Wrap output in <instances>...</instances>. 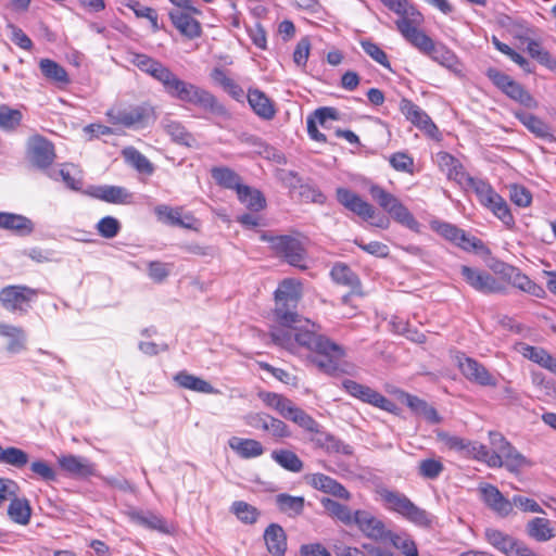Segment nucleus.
Returning a JSON list of instances; mask_svg holds the SVG:
<instances>
[{
  "label": "nucleus",
  "instance_id": "f257e3e1",
  "mask_svg": "<svg viewBox=\"0 0 556 556\" xmlns=\"http://www.w3.org/2000/svg\"><path fill=\"white\" fill-rule=\"evenodd\" d=\"M132 64L160 83L173 99L202 109L220 117H228V110L208 90L179 78L168 66L147 54H135Z\"/></svg>",
  "mask_w": 556,
  "mask_h": 556
},
{
  "label": "nucleus",
  "instance_id": "f03ea898",
  "mask_svg": "<svg viewBox=\"0 0 556 556\" xmlns=\"http://www.w3.org/2000/svg\"><path fill=\"white\" fill-rule=\"evenodd\" d=\"M316 328L315 324L273 328L270 338L276 345L291 353L295 354L304 350L324 357L315 361L316 366L327 375H336L339 370V361L345 356V351Z\"/></svg>",
  "mask_w": 556,
  "mask_h": 556
},
{
  "label": "nucleus",
  "instance_id": "7ed1b4c3",
  "mask_svg": "<svg viewBox=\"0 0 556 556\" xmlns=\"http://www.w3.org/2000/svg\"><path fill=\"white\" fill-rule=\"evenodd\" d=\"M389 10L400 16L395 22L401 35L416 49L428 54L435 42L418 28L424 22V15L408 0H380Z\"/></svg>",
  "mask_w": 556,
  "mask_h": 556
},
{
  "label": "nucleus",
  "instance_id": "20e7f679",
  "mask_svg": "<svg viewBox=\"0 0 556 556\" xmlns=\"http://www.w3.org/2000/svg\"><path fill=\"white\" fill-rule=\"evenodd\" d=\"M110 123L126 128L142 129L154 123V108L149 103L112 108L106 112Z\"/></svg>",
  "mask_w": 556,
  "mask_h": 556
},
{
  "label": "nucleus",
  "instance_id": "39448f33",
  "mask_svg": "<svg viewBox=\"0 0 556 556\" xmlns=\"http://www.w3.org/2000/svg\"><path fill=\"white\" fill-rule=\"evenodd\" d=\"M381 497L390 510L397 513L409 522L421 528L431 527L433 516L427 510L415 505L405 494L396 491L383 490L381 492Z\"/></svg>",
  "mask_w": 556,
  "mask_h": 556
},
{
  "label": "nucleus",
  "instance_id": "423d86ee",
  "mask_svg": "<svg viewBox=\"0 0 556 556\" xmlns=\"http://www.w3.org/2000/svg\"><path fill=\"white\" fill-rule=\"evenodd\" d=\"M371 198L386 211L391 217L408 229L418 232L420 224L408 211V208L392 193L388 192L378 185L369 189Z\"/></svg>",
  "mask_w": 556,
  "mask_h": 556
},
{
  "label": "nucleus",
  "instance_id": "0eeeda50",
  "mask_svg": "<svg viewBox=\"0 0 556 556\" xmlns=\"http://www.w3.org/2000/svg\"><path fill=\"white\" fill-rule=\"evenodd\" d=\"M485 75L504 94L520 105L529 110H536L539 108V102L534 97L509 75L494 67L488 68Z\"/></svg>",
  "mask_w": 556,
  "mask_h": 556
},
{
  "label": "nucleus",
  "instance_id": "6e6552de",
  "mask_svg": "<svg viewBox=\"0 0 556 556\" xmlns=\"http://www.w3.org/2000/svg\"><path fill=\"white\" fill-rule=\"evenodd\" d=\"M261 239L269 242L271 250L291 266L305 268V265L302 264L305 258V249L299 238L288 235L270 236L263 233Z\"/></svg>",
  "mask_w": 556,
  "mask_h": 556
},
{
  "label": "nucleus",
  "instance_id": "1a4fd4ad",
  "mask_svg": "<svg viewBox=\"0 0 556 556\" xmlns=\"http://www.w3.org/2000/svg\"><path fill=\"white\" fill-rule=\"evenodd\" d=\"M489 438L491 446L495 448V453L502 460V467L516 472L522 467L532 466V463L519 453L502 433L490 431Z\"/></svg>",
  "mask_w": 556,
  "mask_h": 556
},
{
  "label": "nucleus",
  "instance_id": "9d476101",
  "mask_svg": "<svg viewBox=\"0 0 556 556\" xmlns=\"http://www.w3.org/2000/svg\"><path fill=\"white\" fill-rule=\"evenodd\" d=\"M37 293L26 286H8L0 291V303L10 312H26Z\"/></svg>",
  "mask_w": 556,
  "mask_h": 556
},
{
  "label": "nucleus",
  "instance_id": "9b49d317",
  "mask_svg": "<svg viewBox=\"0 0 556 556\" xmlns=\"http://www.w3.org/2000/svg\"><path fill=\"white\" fill-rule=\"evenodd\" d=\"M342 386L350 395L361 400L364 403L370 404L387 412H393L395 408V404L391 400L387 399L384 395L375 391L368 386L361 384L351 379H345L342 382Z\"/></svg>",
  "mask_w": 556,
  "mask_h": 556
},
{
  "label": "nucleus",
  "instance_id": "f8f14e48",
  "mask_svg": "<svg viewBox=\"0 0 556 556\" xmlns=\"http://www.w3.org/2000/svg\"><path fill=\"white\" fill-rule=\"evenodd\" d=\"M460 274L466 282L478 292L490 294L500 293L504 290L502 283L485 270L462 265Z\"/></svg>",
  "mask_w": 556,
  "mask_h": 556
},
{
  "label": "nucleus",
  "instance_id": "ddd939ff",
  "mask_svg": "<svg viewBox=\"0 0 556 556\" xmlns=\"http://www.w3.org/2000/svg\"><path fill=\"white\" fill-rule=\"evenodd\" d=\"M359 531L368 539L383 542L391 535L384 522L367 510L354 511V522Z\"/></svg>",
  "mask_w": 556,
  "mask_h": 556
},
{
  "label": "nucleus",
  "instance_id": "4468645a",
  "mask_svg": "<svg viewBox=\"0 0 556 556\" xmlns=\"http://www.w3.org/2000/svg\"><path fill=\"white\" fill-rule=\"evenodd\" d=\"M456 359L459 370L469 381L484 387L496 386V378L476 359L468 357L465 354L457 355Z\"/></svg>",
  "mask_w": 556,
  "mask_h": 556
},
{
  "label": "nucleus",
  "instance_id": "2eb2a0df",
  "mask_svg": "<svg viewBox=\"0 0 556 556\" xmlns=\"http://www.w3.org/2000/svg\"><path fill=\"white\" fill-rule=\"evenodd\" d=\"M27 154L30 163L40 169H47L55 157L53 144L40 136L29 139Z\"/></svg>",
  "mask_w": 556,
  "mask_h": 556
},
{
  "label": "nucleus",
  "instance_id": "dca6fc26",
  "mask_svg": "<svg viewBox=\"0 0 556 556\" xmlns=\"http://www.w3.org/2000/svg\"><path fill=\"white\" fill-rule=\"evenodd\" d=\"M478 492L485 506L500 517H507L513 513V503L495 485L481 483L478 486Z\"/></svg>",
  "mask_w": 556,
  "mask_h": 556
},
{
  "label": "nucleus",
  "instance_id": "f3484780",
  "mask_svg": "<svg viewBox=\"0 0 556 556\" xmlns=\"http://www.w3.org/2000/svg\"><path fill=\"white\" fill-rule=\"evenodd\" d=\"M401 113L416 127L425 131L431 138L438 135V127L430 116L408 99H402L400 102Z\"/></svg>",
  "mask_w": 556,
  "mask_h": 556
},
{
  "label": "nucleus",
  "instance_id": "a211bd4d",
  "mask_svg": "<svg viewBox=\"0 0 556 556\" xmlns=\"http://www.w3.org/2000/svg\"><path fill=\"white\" fill-rule=\"evenodd\" d=\"M338 202L346 210L353 212L363 219H370L375 216V208L364 201L357 193L348 188L340 187L336 190Z\"/></svg>",
  "mask_w": 556,
  "mask_h": 556
},
{
  "label": "nucleus",
  "instance_id": "6ab92c4d",
  "mask_svg": "<svg viewBox=\"0 0 556 556\" xmlns=\"http://www.w3.org/2000/svg\"><path fill=\"white\" fill-rule=\"evenodd\" d=\"M194 13L173 9L168 12L169 20L175 28L187 39L193 40L202 36L201 23L192 15Z\"/></svg>",
  "mask_w": 556,
  "mask_h": 556
},
{
  "label": "nucleus",
  "instance_id": "aec40b11",
  "mask_svg": "<svg viewBox=\"0 0 556 556\" xmlns=\"http://www.w3.org/2000/svg\"><path fill=\"white\" fill-rule=\"evenodd\" d=\"M62 470L75 478H87L96 475V466L88 458L73 454L62 455L58 458Z\"/></svg>",
  "mask_w": 556,
  "mask_h": 556
},
{
  "label": "nucleus",
  "instance_id": "412c9836",
  "mask_svg": "<svg viewBox=\"0 0 556 556\" xmlns=\"http://www.w3.org/2000/svg\"><path fill=\"white\" fill-rule=\"evenodd\" d=\"M306 482L320 492L330 494L342 500H350V492L337 480L324 473H311L305 477Z\"/></svg>",
  "mask_w": 556,
  "mask_h": 556
},
{
  "label": "nucleus",
  "instance_id": "4be33fe9",
  "mask_svg": "<svg viewBox=\"0 0 556 556\" xmlns=\"http://www.w3.org/2000/svg\"><path fill=\"white\" fill-rule=\"evenodd\" d=\"M501 273L509 283L523 292L536 298H542L545 293L541 286L533 282L528 276L514 266L505 265Z\"/></svg>",
  "mask_w": 556,
  "mask_h": 556
},
{
  "label": "nucleus",
  "instance_id": "5701e85b",
  "mask_svg": "<svg viewBox=\"0 0 556 556\" xmlns=\"http://www.w3.org/2000/svg\"><path fill=\"white\" fill-rule=\"evenodd\" d=\"M435 162L450 180H454L459 185H464L469 176L463 164L447 152L437 153Z\"/></svg>",
  "mask_w": 556,
  "mask_h": 556
},
{
  "label": "nucleus",
  "instance_id": "b1692460",
  "mask_svg": "<svg viewBox=\"0 0 556 556\" xmlns=\"http://www.w3.org/2000/svg\"><path fill=\"white\" fill-rule=\"evenodd\" d=\"M125 514L132 523L150 530L167 532L165 520L152 511L129 508Z\"/></svg>",
  "mask_w": 556,
  "mask_h": 556
},
{
  "label": "nucleus",
  "instance_id": "393cba45",
  "mask_svg": "<svg viewBox=\"0 0 556 556\" xmlns=\"http://www.w3.org/2000/svg\"><path fill=\"white\" fill-rule=\"evenodd\" d=\"M514 116L535 137L541 139H553L551 127L541 117L531 113L516 110Z\"/></svg>",
  "mask_w": 556,
  "mask_h": 556
},
{
  "label": "nucleus",
  "instance_id": "a878e982",
  "mask_svg": "<svg viewBox=\"0 0 556 556\" xmlns=\"http://www.w3.org/2000/svg\"><path fill=\"white\" fill-rule=\"evenodd\" d=\"M484 538L490 545L506 556H513V553L520 543L514 536L493 528L485 529Z\"/></svg>",
  "mask_w": 556,
  "mask_h": 556
},
{
  "label": "nucleus",
  "instance_id": "bb28decb",
  "mask_svg": "<svg viewBox=\"0 0 556 556\" xmlns=\"http://www.w3.org/2000/svg\"><path fill=\"white\" fill-rule=\"evenodd\" d=\"M264 540L268 552L273 556H285L287 549V535L281 526L270 523L265 532Z\"/></svg>",
  "mask_w": 556,
  "mask_h": 556
},
{
  "label": "nucleus",
  "instance_id": "cd10ccee",
  "mask_svg": "<svg viewBox=\"0 0 556 556\" xmlns=\"http://www.w3.org/2000/svg\"><path fill=\"white\" fill-rule=\"evenodd\" d=\"M90 194L101 201L114 204H126L130 202L131 194L126 188L119 186H99L94 187Z\"/></svg>",
  "mask_w": 556,
  "mask_h": 556
},
{
  "label": "nucleus",
  "instance_id": "c85d7f7f",
  "mask_svg": "<svg viewBox=\"0 0 556 556\" xmlns=\"http://www.w3.org/2000/svg\"><path fill=\"white\" fill-rule=\"evenodd\" d=\"M174 381L182 389L204 394L218 393V391L210 382L194 375H191L186 370L178 371L174 376Z\"/></svg>",
  "mask_w": 556,
  "mask_h": 556
},
{
  "label": "nucleus",
  "instance_id": "c756f323",
  "mask_svg": "<svg viewBox=\"0 0 556 556\" xmlns=\"http://www.w3.org/2000/svg\"><path fill=\"white\" fill-rule=\"evenodd\" d=\"M248 101L253 112L263 119L269 121L275 116V108L267 96L258 89H249Z\"/></svg>",
  "mask_w": 556,
  "mask_h": 556
},
{
  "label": "nucleus",
  "instance_id": "7c9ffc66",
  "mask_svg": "<svg viewBox=\"0 0 556 556\" xmlns=\"http://www.w3.org/2000/svg\"><path fill=\"white\" fill-rule=\"evenodd\" d=\"M228 445L233 452L244 459L255 458L264 453L262 443L254 439L231 437L228 441Z\"/></svg>",
  "mask_w": 556,
  "mask_h": 556
},
{
  "label": "nucleus",
  "instance_id": "2f4dec72",
  "mask_svg": "<svg viewBox=\"0 0 556 556\" xmlns=\"http://www.w3.org/2000/svg\"><path fill=\"white\" fill-rule=\"evenodd\" d=\"M17 493L8 500L10 501L8 516L13 522L26 526L30 521L31 507L29 501L25 497H18Z\"/></svg>",
  "mask_w": 556,
  "mask_h": 556
},
{
  "label": "nucleus",
  "instance_id": "473e14b6",
  "mask_svg": "<svg viewBox=\"0 0 556 556\" xmlns=\"http://www.w3.org/2000/svg\"><path fill=\"white\" fill-rule=\"evenodd\" d=\"M39 68L45 78L60 87L70 84V77L66 70L51 59H41Z\"/></svg>",
  "mask_w": 556,
  "mask_h": 556
},
{
  "label": "nucleus",
  "instance_id": "72a5a7b5",
  "mask_svg": "<svg viewBox=\"0 0 556 556\" xmlns=\"http://www.w3.org/2000/svg\"><path fill=\"white\" fill-rule=\"evenodd\" d=\"M156 216L164 220L165 223L173 225V226H179L184 228H191L193 216L188 214L184 218L181 217V208L179 207H170L168 205L162 204L157 205L154 210Z\"/></svg>",
  "mask_w": 556,
  "mask_h": 556
},
{
  "label": "nucleus",
  "instance_id": "f704fd0d",
  "mask_svg": "<svg viewBox=\"0 0 556 556\" xmlns=\"http://www.w3.org/2000/svg\"><path fill=\"white\" fill-rule=\"evenodd\" d=\"M0 228L13 230L20 235H29L34 230V224L26 216L0 212Z\"/></svg>",
  "mask_w": 556,
  "mask_h": 556
},
{
  "label": "nucleus",
  "instance_id": "c9c22d12",
  "mask_svg": "<svg viewBox=\"0 0 556 556\" xmlns=\"http://www.w3.org/2000/svg\"><path fill=\"white\" fill-rule=\"evenodd\" d=\"M527 534L538 542H546L555 536V529L552 522L542 517L531 519L526 526Z\"/></svg>",
  "mask_w": 556,
  "mask_h": 556
},
{
  "label": "nucleus",
  "instance_id": "e433bc0d",
  "mask_svg": "<svg viewBox=\"0 0 556 556\" xmlns=\"http://www.w3.org/2000/svg\"><path fill=\"white\" fill-rule=\"evenodd\" d=\"M48 176L54 180L62 179L67 188L72 190H80L83 187V178L80 170L73 164H66L61 169H51Z\"/></svg>",
  "mask_w": 556,
  "mask_h": 556
},
{
  "label": "nucleus",
  "instance_id": "4c0bfd02",
  "mask_svg": "<svg viewBox=\"0 0 556 556\" xmlns=\"http://www.w3.org/2000/svg\"><path fill=\"white\" fill-rule=\"evenodd\" d=\"M275 503L279 511L289 517H296L304 510L305 498L303 496H293L287 493L276 495Z\"/></svg>",
  "mask_w": 556,
  "mask_h": 556
},
{
  "label": "nucleus",
  "instance_id": "58836bf2",
  "mask_svg": "<svg viewBox=\"0 0 556 556\" xmlns=\"http://www.w3.org/2000/svg\"><path fill=\"white\" fill-rule=\"evenodd\" d=\"M467 456L486 464L490 468L502 467V460L495 453V448H489L486 445L478 442H470Z\"/></svg>",
  "mask_w": 556,
  "mask_h": 556
},
{
  "label": "nucleus",
  "instance_id": "ea45409f",
  "mask_svg": "<svg viewBox=\"0 0 556 556\" xmlns=\"http://www.w3.org/2000/svg\"><path fill=\"white\" fill-rule=\"evenodd\" d=\"M126 163L132 166L137 172L146 175L154 173V165L149 159L134 147H126L122 151Z\"/></svg>",
  "mask_w": 556,
  "mask_h": 556
},
{
  "label": "nucleus",
  "instance_id": "a19ab883",
  "mask_svg": "<svg viewBox=\"0 0 556 556\" xmlns=\"http://www.w3.org/2000/svg\"><path fill=\"white\" fill-rule=\"evenodd\" d=\"M301 295V283L294 279H285L275 291V301L299 303Z\"/></svg>",
  "mask_w": 556,
  "mask_h": 556
},
{
  "label": "nucleus",
  "instance_id": "79ce46f5",
  "mask_svg": "<svg viewBox=\"0 0 556 556\" xmlns=\"http://www.w3.org/2000/svg\"><path fill=\"white\" fill-rule=\"evenodd\" d=\"M299 303H288L275 301L274 314L276 320L280 324L279 328H289L298 323L299 314L296 312Z\"/></svg>",
  "mask_w": 556,
  "mask_h": 556
},
{
  "label": "nucleus",
  "instance_id": "37998d69",
  "mask_svg": "<svg viewBox=\"0 0 556 556\" xmlns=\"http://www.w3.org/2000/svg\"><path fill=\"white\" fill-rule=\"evenodd\" d=\"M405 403L415 414L422 416L428 422L434 425L441 421L437 409L430 406L426 401L415 395L407 394Z\"/></svg>",
  "mask_w": 556,
  "mask_h": 556
},
{
  "label": "nucleus",
  "instance_id": "c03bdc74",
  "mask_svg": "<svg viewBox=\"0 0 556 556\" xmlns=\"http://www.w3.org/2000/svg\"><path fill=\"white\" fill-rule=\"evenodd\" d=\"M320 503L332 518L338 519L346 526H350L354 522V513H352V510L346 505L336 502L329 497L321 498Z\"/></svg>",
  "mask_w": 556,
  "mask_h": 556
},
{
  "label": "nucleus",
  "instance_id": "a18cd8bd",
  "mask_svg": "<svg viewBox=\"0 0 556 556\" xmlns=\"http://www.w3.org/2000/svg\"><path fill=\"white\" fill-rule=\"evenodd\" d=\"M237 195L239 201L251 211L258 212L265 207L266 201L263 194L258 190L252 189L249 186L243 185L237 191Z\"/></svg>",
  "mask_w": 556,
  "mask_h": 556
},
{
  "label": "nucleus",
  "instance_id": "49530a36",
  "mask_svg": "<svg viewBox=\"0 0 556 556\" xmlns=\"http://www.w3.org/2000/svg\"><path fill=\"white\" fill-rule=\"evenodd\" d=\"M271 458L283 469L291 472H300L303 469V462L290 450H275Z\"/></svg>",
  "mask_w": 556,
  "mask_h": 556
},
{
  "label": "nucleus",
  "instance_id": "de8ad7c7",
  "mask_svg": "<svg viewBox=\"0 0 556 556\" xmlns=\"http://www.w3.org/2000/svg\"><path fill=\"white\" fill-rule=\"evenodd\" d=\"M211 174L214 180L224 188L235 189L237 192L243 186L240 176L228 167H213Z\"/></svg>",
  "mask_w": 556,
  "mask_h": 556
},
{
  "label": "nucleus",
  "instance_id": "09e8293b",
  "mask_svg": "<svg viewBox=\"0 0 556 556\" xmlns=\"http://www.w3.org/2000/svg\"><path fill=\"white\" fill-rule=\"evenodd\" d=\"M211 78L233 99L239 100L243 96V89L233 79L228 77L224 70L218 67L214 68L211 73Z\"/></svg>",
  "mask_w": 556,
  "mask_h": 556
},
{
  "label": "nucleus",
  "instance_id": "8fccbe9b",
  "mask_svg": "<svg viewBox=\"0 0 556 556\" xmlns=\"http://www.w3.org/2000/svg\"><path fill=\"white\" fill-rule=\"evenodd\" d=\"M502 223L507 227H513L515 224L514 216L508 207L507 202L497 193L485 205Z\"/></svg>",
  "mask_w": 556,
  "mask_h": 556
},
{
  "label": "nucleus",
  "instance_id": "3c124183",
  "mask_svg": "<svg viewBox=\"0 0 556 556\" xmlns=\"http://www.w3.org/2000/svg\"><path fill=\"white\" fill-rule=\"evenodd\" d=\"M164 129L170 138L179 143L187 147L192 146L194 138L187 131L186 127L177 121H167L164 123Z\"/></svg>",
  "mask_w": 556,
  "mask_h": 556
},
{
  "label": "nucleus",
  "instance_id": "603ef678",
  "mask_svg": "<svg viewBox=\"0 0 556 556\" xmlns=\"http://www.w3.org/2000/svg\"><path fill=\"white\" fill-rule=\"evenodd\" d=\"M29 460L28 454L21 448L10 446L3 448L0 445V463L15 468H23Z\"/></svg>",
  "mask_w": 556,
  "mask_h": 556
},
{
  "label": "nucleus",
  "instance_id": "864d4df0",
  "mask_svg": "<svg viewBox=\"0 0 556 556\" xmlns=\"http://www.w3.org/2000/svg\"><path fill=\"white\" fill-rule=\"evenodd\" d=\"M464 185L472 189L480 203L485 206L490 200L493 199L497 194V192L494 191V189L484 180L473 178L471 176H468V178L465 180Z\"/></svg>",
  "mask_w": 556,
  "mask_h": 556
},
{
  "label": "nucleus",
  "instance_id": "5fc2aeb1",
  "mask_svg": "<svg viewBox=\"0 0 556 556\" xmlns=\"http://www.w3.org/2000/svg\"><path fill=\"white\" fill-rule=\"evenodd\" d=\"M417 471L424 479L435 480L444 471V465L440 458H425L419 462Z\"/></svg>",
  "mask_w": 556,
  "mask_h": 556
},
{
  "label": "nucleus",
  "instance_id": "6e6d98bb",
  "mask_svg": "<svg viewBox=\"0 0 556 556\" xmlns=\"http://www.w3.org/2000/svg\"><path fill=\"white\" fill-rule=\"evenodd\" d=\"M231 511L237 516V518L247 523V525H253L256 522L260 511L256 507L243 502V501H237L231 506Z\"/></svg>",
  "mask_w": 556,
  "mask_h": 556
},
{
  "label": "nucleus",
  "instance_id": "4d7b16f0",
  "mask_svg": "<svg viewBox=\"0 0 556 556\" xmlns=\"http://www.w3.org/2000/svg\"><path fill=\"white\" fill-rule=\"evenodd\" d=\"M527 51L542 65L546 66L551 71H556V60L551 55L548 51L543 49L539 42L534 40L529 41L527 45Z\"/></svg>",
  "mask_w": 556,
  "mask_h": 556
},
{
  "label": "nucleus",
  "instance_id": "13d9d810",
  "mask_svg": "<svg viewBox=\"0 0 556 556\" xmlns=\"http://www.w3.org/2000/svg\"><path fill=\"white\" fill-rule=\"evenodd\" d=\"M331 278L340 285L354 287L358 283L357 276L344 264H336L330 271Z\"/></svg>",
  "mask_w": 556,
  "mask_h": 556
},
{
  "label": "nucleus",
  "instance_id": "bf43d9fd",
  "mask_svg": "<svg viewBox=\"0 0 556 556\" xmlns=\"http://www.w3.org/2000/svg\"><path fill=\"white\" fill-rule=\"evenodd\" d=\"M22 121V113L18 110L0 105V128L4 130H14Z\"/></svg>",
  "mask_w": 556,
  "mask_h": 556
},
{
  "label": "nucleus",
  "instance_id": "052dcab7",
  "mask_svg": "<svg viewBox=\"0 0 556 556\" xmlns=\"http://www.w3.org/2000/svg\"><path fill=\"white\" fill-rule=\"evenodd\" d=\"M427 55L445 67H452L456 63L455 54L441 43H435Z\"/></svg>",
  "mask_w": 556,
  "mask_h": 556
},
{
  "label": "nucleus",
  "instance_id": "680f3d73",
  "mask_svg": "<svg viewBox=\"0 0 556 556\" xmlns=\"http://www.w3.org/2000/svg\"><path fill=\"white\" fill-rule=\"evenodd\" d=\"M121 223L113 216H105L101 218L96 225V229L99 235L105 239H112L116 237L121 231Z\"/></svg>",
  "mask_w": 556,
  "mask_h": 556
},
{
  "label": "nucleus",
  "instance_id": "e2e57ef3",
  "mask_svg": "<svg viewBox=\"0 0 556 556\" xmlns=\"http://www.w3.org/2000/svg\"><path fill=\"white\" fill-rule=\"evenodd\" d=\"M387 541H390L394 547L401 549L405 556H418L415 542L406 534H395L391 532Z\"/></svg>",
  "mask_w": 556,
  "mask_h": 556
},
{
  "label": "nucleus",
  "instance_id": "0e129e2a",
  "mask_svg": "<svg viewBox=\"0 0 556 556\" xmlns=\"http://www.w3.org/2000/svg\"><path fill=\"white\" fill-rule=\"evenodd\" d=\"M289 420L293 421L311 433H319L318 422L300 407H296L295 410H293V414L290 416Z\"/></svg>",
  "mask_w": 556,
  "mask_h": 556
},
{
  "label": "nucleus",
  "instance_id": "69168bd1",
  "mask_svg": "<svg viewBox=\"0 0 556 556\" xmlns=\"http://www.w3.org/2000/svg\"><path fill=\"white\" fill-rule=\"evenodd\" d=\"M361 46L366 54L386 68H391L387 53L375 42L362 40Z\"/></svg>",
  "mask_w": 556,
  "mask_h": 556
},
{
  "label": "nucleus",
  "instance_id": "338daca9",
  "mask_svg": "<svg viewBox=\"0 0 556 556\" xmlns=\"http://www.w3.org/2000/svg\"><path fill=\"white\" fill-rule=\"evenodd\" d=\"M438 440L444 444L445 447L456 452H463L467 455L470 445L469 441H466L457 435H452L446 432H439Z\"/></svg>",
  "mask_w": 556,
  "mask_h": 556
},
{
  "label": "nucleus",
  "instance_id": "774afa93",
  "mask_svg": "<svg viewBox=\"0 0 556 556\" xmlns=\"http://www.w3.org/2000/svg\"><path fill=\"white\" fill-rule=\"evenodd\" d=\"M509 197L511 202L520 207H527L532 202L531 192L520 185H511L509 187Z\"/></svg>",
  "mask_w": 556,
  "mask_h": 556
}]
</instances>
